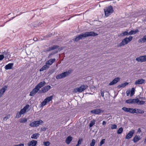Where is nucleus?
I'll return each instance as SVG.
<instances>
[{"mask_svg": "<svg viewBox=\"0 0 146 146\" xmlns=\"http://www.w3.org/2000/svg\"><path fill=\"white\" fill-rule=\"evenodd\" d=\"M98 34L93 31L87 32L84 33H82L79 35L72 39L75 42H77L80 40L82 39L83 38L88 36H97Z\"/></svg>", "mask_w": 146, "mask_h": 146, "instance_id": "1", "label": "nucleus"}, {"mask_svg": "<svg viewBox=\"0 0 146 146\" xmlns=\"http://www.w3.org/2000/svg\"><path fill=\"white\" fill-rule=\"evenodd\" d=\"M133 39L132 36H130L129 37H126L123 39L122 41L117 46L118 47L123 46L125 44H127L128 43L131 41Z\"/></svg>", "mask_w": 146, "mask_h": 146, "instance_id": "2", "label": "nucleus"}, {"mask_svg": "<svg viewBox=\"0 0 146 146\" xmlns=\"http://www.w3.org/2000/svg\"><path fill=\"white\" fill-rule=\"evenodd\" d=\"M104 10L105 13V15L106 17H108L113 12V7L111 5L108 7H105Z\"/></svg>", "mask_w": 146, "mask_h": 146, "instance_id": "3", "label": "nucleus"}, {"mask_svg": "<svg viewBox=\"0 0 146 146\" xmlns=\"http://www.w3.org/2000/svg\"><path fill=\"white\" fill-rule=\"evenodd\" d=\"M88 87V86L87 85H81L79 87L77 88L74 89V91L75 92H78L79 93L82 92L85 90L87 89Z\"/></svg>", "mask_w": 146, "mask_h": 146, "instance_id": "4", "label": "nucleus"}, {"mask_svg": "<svg viewBox=\"0 0 146 146\" xmlns=\"http://www.w3.org/2000/svg\"><path fill=\"white\" fill-rule=\"evenodd\" d=\"M104 111L100 109H96L91 110L90 112L92 114L99 115L101 113L104 112Z\"/></svg>", "mask_w": 146, "mask_h": 146, "instance_id": "5", "label": "nucleus"}, {"mask_svg": "<svg viewBox=\"0 0 146 146\" xmlns=\"http://www.w3.org/2000/svg\"><path fill=\"white\" fill-rule=\"evenodd\" d=\"M122 110L126 112H129L130 113H133L135 112V110L131 108H127L123 107L122 108Z\"/></svg>", "mask_w": 146, "mask_h": 146, "instance_id": "6", "label": "nucleus"}, {"mask_svg": "<svg viewBox=\"0 0 146 146\" xmlns=\"http://www.w3.org/2000/svg\"><path fill=\"white\" fill-rule=\"evenodd\" d=\"M59 47V46L57 45H53L52 46H50L46 49V52H49L52 50L58 49Z\"/></svg>", "mask_w": 146, "mask_h": 146, "instance_id": "7", "label": "nucleus"}, {"mask_svg": "<svg viewBox=\"0 0 146 146\" xmlns=\"http://www.w3.org/2000/svg\"><path fill=\"white\" fill-rule=\"evenodd\" d=\"M138 99H129L126 100L125 102L127 104H135L136 102H138Z\"/></svg>", "mask_w": 146, "mask_h": 146, "instance_id": "8", "label": "nucleus"}, {"mask_svg": "<svg viewBox=\"0 0 146 146\" xmlns=\"http://www.w3.org/2000/svg\"><path fill=\"white\" fill-rule=\"evenodd\" d=\"M136 60L138 62H146V55L140 56L139 57L136 58Z\"/></svg>", "mask_w": 146, "mask_h": 146, "instance_id": "9", "label": "nucleus"}, {"mask_svg": "<svg viewBox=\"0 0 146 146\" xmlns=\"http://www.w3.org/2000/svg\"><path fill=\"white\" fill-rule=\"evenodd\" d=\"M135 131L133 129H132L129 131V133L125 136V139H129L131 138L133 136L135 133Z\"/></svg>", "mask_w": 146, "mask_h": 146, "instance_id": "10", "label": "nucleus"}, {"mask_svg": "<svg viewBox=\"0 0 146 146\" xmlns=\"http://www.w3.org/2000/svg\"><path fill=\"white\" fill-rule=\"evenodd\" d=\"M8 87V86L7 85H5L0 90V98L2 96L4 92L7 90Z\"/></svg>", "mask_w": 146, "mask_h": 146, "instance_id": "11", "label": "nucleus"}, {"mask_svg": "<svg viewBox=\"0 0 146 146\" xmlns=\"http://www.w3.org/2000/svg\"><path fill=\"white\" fill-rule=\"evenodd\" d=\"M120 80V78L119 77L115 78L109 84L110 86L113 85L116 83L118 82Z\"/></svg>", "mask_w": 146, "mask_h": 146, "instance_id": "12", "label": "nucleus"}, {"mask_svg": "<svg viewBox=\"0 0 146 146\" xmlns=\"http://www.w3.org/2000/svg\"><path fill=\"white\" fill-rule=\"evenodd\" d=\"M40 125V122L38 121H35L31 123L29 125L31 127H37Z\"/></svg>", "mask_w": 146, "mask_h": 146, "instance_id": "13", "label": "nucleus"}, {"mask_svg": "<svg viewBox=\"0 0 146 146\" xmlns=\"http://www.w3.org/2000/svg\"><path fill=\"white\" fill-rule=\"evenodd\" d=\"M39 90L36 87L33 89L32 91L30 92L29 96H34L37 93Z\"/></svg>", "mask_w": 146, "mask_h": 146, "instance_id": "14", "label": "nucleus"}, {"mask_svg": "<svg viewBox=\"0 0 146 146\" xmlns=\"http://www.w3.org/2000/svg\"><path fill=\"white\" fill-rule=\"evenodd\" d=\"M37 143V141L35 140H33L30 141L27 143L28 146H36Z\"/></svg>", "mask_w": 146, "mask_h": 146, "instance_id": "15", "label": "nucleus"}, {"mask_svg": "<svg viewBox=\"0 0 146 146\" xmlns=\"http://www.w3.org/2000/svg\"><path fill=\"white\" fill-rule=\"evenodd\" d=\"M46 84L45 81H42L40 82L35 87L38 88L39 90L41 87L43 86Z\"/></svg>", "mask_w": 146, "mask_h": 146, "instance_id": "16", "label": "nucleus"}, {"mask_svg": "<svg viewBox=\"0 0 146 146\" xmlns=\"http://www.w3.org/2000/svg\"><path fill=\"white\" fill-rule=\"evenodd\" d=\"M145 80L144 79H139L136 80L135 82V85L142 84L144 83Z\"/></svg>", "mask_w": 146, "mask_h": 146, "instance_id": "17", "label": "nucleus"}, {"mask_svg": "<svg viewBox=\"0 0 146 146\" xmlns=\"http://www.w3.org/2000/svg\"><path fill=\"white\" fill-rule=\"evenodd\" d=\"M13 64H14L13 63H9L5 66V68L6 70L11 69H12Z\"/></svg>", "mask_w": 146, "mask_h": 146, "instance_id": "18", "label": "nucleus"}, {"mask_svg": "<svg viewBox=\"0 0 146 146\" xmlns=\"http://www.w3.org/2000/svg\"><path fill=\"white\" fill-rule=\"evenodd\" d=\"M56 61L55 58L50 59L48 61H47L46 62V64L49 65V66L51 65L53 63Z\"/></svg>", "mask_w": 146, "mask_h": 146, "instance_id": "19", "label": "nucleus"}, {"mask_svg": "<svg viewBox=\"0 0 146 146\" xmlns=\"http://www.w3.org/2000/svg\"><path fill=\"white\" fill-rule=\"evenodd\" d=\"M146 42V35L144 36L143 38H140L138 40L139 43H144Z\"/></svg>", "mask_w": 146, "mask_h": 146, "instance_id": "20", "label": "nucleus"}, {"mask_svg": "<svg viewBox=\"0 0 146 146\" xmlns=\"http://www.w3.org/2000/svg\"><path fill=\"white\" fill-rule=\"evenodd\" d=\"M51 88V86L49 85H47L43 87L42 88V91H44V92L45 93L48 91Z\"/></svg>", "mask_w": 146, "mask_h": 146, "instance_id": "21", "label": "nucleus"}, {"mask_svg": "<svg viewBox=\"0 0 146 146\" xmlns=\"http://www.w3.org/2000/svg\"><path fill=\"white\" fill-rule=\"evenodd\" d=\"M48 64H46L44 65L40 69L39 71L40 72L46 70L49 68V66L47 65Z\"/></svg>", "mask_w": 146, "mask_h": 146, "instance_id": "22", "label": "nucleus"}, {"mask_svg": "<svg viewBox=\"0 0 146 146\" xmlns=\"http://www.w3.org/2000/svg\"><path fill=\"white\" fill-rule=\"evenodd\" d=\"M141 139L140 137V136H138L137 135H136L133 138V142L135 143L139 141Z\"/></svg>", "mask_w": 146, "mask_h": 146, "instance_id": "23", "label": "nucleus"}, {"mask_svg": "<svg viewBox=\"0 0 146 146\" xmlns=\"http://www.w3.org/2000/svg\"><path fill=\"white\" fill-rule=\"evenodd\" d=\"M72 139V137L70 136H69L66 138V142L67 144H69L70 143Z\"/></svg>", "mask_w": 146, "mask_h": 146, "instance_id": "24", "label": "nucleus"}, {"mask_svg": "<svg viewBox=\"0 0 146 146\" xmlns=\"http://www.w3.org/2000/svg\"><path fill=\"white\" fill-rule=\"evenodd\" d=\"M133 110H135V112L133 113H140V114H143L144 113V111L142 110L141 109H137V110L135 109H134Z\"/></svg>", "mask_w": 146, "mask_h": 146, "instance_id": "25", "label": "nucleus"}, {"mask_svg": "<svg viewBox=\"0 0 146 146\" xmlns=\"http://www.w3.org/2000/svg\"><path fill=\"white\" fill-rule=\"evenodd\" d=\"M128 83L127 82H125L124 83H122L120 85H119L117 86V88L118 89H119L121 87L124 88L128 84Z\"/></svg>", "mask_w": 146, "mask_h": 146, "instance_id": "26", "label": "nucleus"}, {"mask_svg": "<svg viewBox=\"0 0 146 146\" xmlns=\"http://www.w3.org/2000/svg\"><path fill=\"white\" fill-rule=\"evenodd\" d=\"M127 35H129V33L128 32V31H126L124 32H123L121 33H120L118 36H121V37H123L124 36H125Z\"/></svg>", "mask_w": 146, "mask_h": 146, "instance_id": "27", "label": "nucleus"}, {"mask_svg": "<svg viewBox=\"0 0 146 146\" xmlns=\"http://www.w3.org/2000/svg\"><path fill=\"white\" fill-rule=\"evenodd\" d=\"M139 31V30L137 29H136L135 30H131L129 33V35H134L136 34Z\"/></svg>", "mask_w": 146, "mask_h": 146, "instance_id": "28", "label": "nucleus"}, {"mask_svg": "<svg viewBox=\"0 0 146 146\" xmlns=\"http://www.w3.org/2000/svg\"><path fill=\"white\" fill-rule=\"evenodd\" d=\"M53 98V96H51L46 97L44 100L46 101V103L50 102L52 100Z\"/></svg>", "mask_w": 146, "mask_h": 146, "instance_id": "29", "label": "nucleus"}, {"mask_svg": "<svg viewBox=\"0 0 146 146\" xmlns=\"http://www.w3.org/2000/svg\"><path fill=\"white\" fill-rule=\"evenodd\" d=\"M40 135V134L38 133H35L32 135L31 136V138L32 139H37Z\"/></svg>", "mask_w": 146, "mask_h": 146, "instance_id": "30", "label": "nucleus"}, {"mask_svg": "<svg viewBox=\"0 0 146 146\" xmlns=\"http://www.w3.org/2000/svg\"><path fill=\"white\" fill-rule=\"evenodd\" d=\"M58 52V51L57 50H55L54 51L52 52L51 53H50L48 55V58H49L51 55H53L54 54L57 53Z\"/></svg>", "mask_w": 146, "mask_h": 146, "instance_id": "31", "label": "nucleus"}, {"mask_svg": "<svg viewBox=\"0 0 146 146\" xmlns=\"http://www.w3.org/2000/svg\"><path fill=\"white\" fill-rule=\"evenodd\" d=\"M138 102H136V104H137L139 105H141L144 104L145 102V101H142V100H140L138 99Z\"/></svg>", "mask_w": 146, "mask_h": 146, "instance_id": "32", "label": "nucleus"}, {"mask_svg": "<svg viewBox=\"0 0 146 146\" xmlns=\"http://www.w3.org/2000/svg\"><path fill=\"white\" fill-rule=\"evenodd\" d=\"M123 131V129L122 127H121L117 130V133L119 134H121Z\"/></svg>", "mask_w": 146, "mask_h": 146, "instance_id": "33", "label": "nucleus"}, {"mask_svg": "<svg viewBox=\"0 0 146 146\" xmlns=\"http://www.w3.org/2000/svg\"><path fill=\"white\" fill-rule=\"evenodd\" d=\"M95 120L93 119V120L91 121H90V123L89 124V127H92L93 126V125L95 124Z\"/></svg>", "mask_w": 146, "mask_h": 146, "instance_id": "34", "label": "nucleus"}, {"mask_svg": "<svg viewBox=\"0 0 146 146\" xmlns=\"http://www.w3.org/2000/svg\"><path fill=\"white\" fill-rule=\"evenodd\" d=\"M62 78H64L68 76L67 72H65L61 74Z\"/></svg>", "mask_w": 146, "mask_h": 146, "instance_id": "35", "label": "nucleus"}, {"mask_svg": "<svg viewBox=\"0 0 146 146\" xmlns=\"http://www.w3.org/2000/svg\"><path fill=\"white\" fill-rule=\"evenodd\" d=\"M135 93V89L134 88H131L130 93V96H132Z\"/></svg>", "mask_w": 146, "mask_h": 146, "instance_id": "36", "label": "nucleus"}, {"mask_svg": "<svg viewBox=\"0 0 146 146\" xmlns=\"http://www.w3.org/2000/svg\"><path fill=\"white\" fill-rule=\"evenodd\" d=\"M27 121V119L26 118H23L21 119L20 120V122L21 123H25Z\"/></svg>", "mask_w": 146, "mask_h": 146, "instance_id": "37", "label": "nucleus"}, {"mask_svg": "<svg viewBox=\"0 0 146 146\" xmlns=\"http://www.w3.org/2000/svg\"><path fill=\"white\" fill-rule=\"evenodd\" d=\"M2 53V55H3L4 56H5L4 58H5L6 59L8 58L7 52H6V51H4V52H3Z\"/></svg>", "mask_w": 146, "mask_h": 146, "instance_id": "38", "label": "nucleus"}, {"mask_svg": "<svg viewBox=\"0 0 146 146\" xmlns=\"http://www.w3.org/2000/svg\"><path fill=\"white\" fill-rule=\"evenodd\" d=\"M46 102L44 100L43 101H42V102L40 104V107H42L45 106L46 104Z\"/></svg>", "mask_w": 146, "mask_h": 146, "instance_id": "39", "label": "nucleus"}, {"mask_svg": "<svg viewBox=\"0 0 146 146\" xmlns=\"http://www.w3.org/2000/svg\"><path fill=\"white\" fill-rule=\"evenodd\" d=\"M105 139H102L100 142L99 145L101 146L103 145L105 143Z\"/></svg>", "mask_w": 146, "mask_h": 146, "instance_id": "40", "label": "nucleus"}, {"mask_svg": "<svg viewBox=\"0 0 146 146\" xmlns=\"http://www.w3.org/2000/svg\"><path fill=\"white\" fill-rule=\"evenodd\" d=\"M50 143L49 141H44L43 142V145L45 146H48Z\"/></svg>", "mask_w": 146, "mask_h": 146, "instance_id": "41", "label": "nucleus"}, {"mask_svg": "<svg viewBox=\"0 0 146 146\" xmlns=\"http://www.w3.org/2000/svg\"><path fill=\"white\" fill-rule=\"evenodd\" d=\"M95 142V140L94 139H92L91 142L90 143V146H94Z\"/></svg>", "mask_w": 146, "mask_h": 146, "instance_id": "42", "label": "nucleus"}, {"mask_svg": "<svg viewBox=\"0 0 146 146\" xmlns=\"http://www.w3.org/2000/svg\"><path fill=\"white\" fill-rule=\"evenodd\" d=\"M21 115V113L19 112H18L16 115V117L17 118H19L20 117Z\"/></svg>", "mask_w": 146, "mask_h": 146, "instance_id": "43", "label": "nucleus"}, {"mask_svg": "<svg viewBox=\"0 0 146 146\" xmlns=\"http://www.w3.org/2000/svg\"><path fill=\"white\" fill-rule=\"evenodd\" d=\"M26 112V111L23 108L21 109L20 111L21 114H24Z\"/></svg>", "mask_w": 146, "mask_h": 146, "instance_id": "44", "label": "nucleus"}, {"mask_svg": "<svg viewBox=\"0 0 146 146\" xmlns=\"http://www.w3.org/2000/svg\"><path fill=\"white\" fill-rule=\"evenodd\" d=\"M10 117V115L8 114L6 115L5 117L3 118V120H7V119L9 118Z\"/></svg>", "mask_w": 146, "mask_h": 146, "instance_id": "45", "label": "nucleus"}, {"mask_svg": "<svg viewBox=\"0 0 146 146\" xmlns=\"http://www.w3.org/2000/svg\"><path fill=\"white\" fill-rule=\"evenodd\" d=\"M117 128V125L116 124H112L111 126V128L112 129H115Z\"/></svg>", "mask_w": 146, "mask_h": 146, "instance_id": "46", "label": "nucleus"}, {"mask_svg": "<svg viewBox=\"0 0 146 146\" xmlns=\"http://www.w3.org/2000/svg\"><path fill=\"white\" fill-rule=\"evenodd\" d=\"M56 79H59L62 78L61 75L60 74H58L56 76Z\"/></svg>", "mask_w": 146, "mask_h": 146, "instance_id": "47", "label": "nucleus"}, {"mask_svg": "<svg viewBox=\"0 0 146 146\" xmlns=\"http://www.w3.org/2000/svg\"><path fill=\"white\" fill-rule=\"evenodd\" d=\"M29 107V104H27L25 106L24 108L23 109L26 111L27 110L28 108Z\"/></svg>", "mask_w": 146, "mask_h": 146, "instance_id": "48", "label": "nucleus"}, {"mask_svg": "<svg viewBox=\"0 0 146 146\" xmlns=\"http://www.w3.org/2000/svg\"><path fill=\"white\" fill-rule=\"evenodd\" d=\"M47 129V128H45V127H42L40 129L41 131H46V129Z\"/></svg>", "mask_w": 146, "mask_h": 146, "instance_id": "49", "label": "nucleus"}, {"mask_svg": "<svg viewBox=\"0 0 146 146\" xmlns=\"http://www.w3.org/2000/svg\"><path fill=\"white\" fill-rule=\"evenodd\" d=\"M52 35V33H50L48 34L46 36V37L47 38H49Z\"/></svg>", "mask_w": 146, "mask_h": 146, "instance_id": "50", "label": "nucleus"}, {"mask_svg": "<svg viewBox=\"0 0 146 146\" xmlns=\"http://www.w3.org/2000/svg\"><path fill=\"white\" fill-rule=\"evenodd\" d=\"M5 58V56H4L3 55H0V61L2 60Z\"/></svg>", "mask_w": 146, "mask_h": 146, "instance_id": "51", "label": "nucleus"}, {"mask_svg": "<svg viewBox=\"0 0 146 146\" xmlns=\"http://www.w3.org/2000/svg\"><path fill=\"white\" fill-rule=\"evenodd\" d=\"M54 70H49L48 71V73L49 74H52L54 72Z\"/></svg>", "mask_w": 146, "mask_h": 146, "instance_id": "52", "label": "nucleus"}, {"mask_svg": "<svg viewBox=\"0 0 146 146\" xmlns=\"http://www.w3.org/2000/svg\"><path fill=\"white\" fill-rule=\"evenodd\" d=\"M66 72H67V73L68 76L69 74H70L72 73V70H69L68 71Z\"/></svg>", "mask_w": 146, "mask_h": 146, "instance_id": "53", "label": "nucleus"}, {"mask_svg": "<svg viewBox=\"0 0 146 146\" xmlns=\"http://www.w3.org/2000/svg\"><path fill=\"white\" fill-rule=\"evenodd\" d=\"M38 91H39V92H38V93H39V94H40V93L42 94L43 93H44V91L43 92L42 91V88L41 90H39Z\"/></svg>", "mask_w": 146, "mask_h": 146, "instance_id": "54", "label": "nucleus"}, {"mask_svg": "<svg viewBox=\"0 0 146 146\" xmlns=\"http://www.w3.org/2000/svg\"><path fill=\"white\" fill-rule=\"evenodd\" d=\"M100 93L101 96L102 97H103L104 96V92H102V90L100 91Z\"/></svg>", "mask_w": 146, "mask_h": 146, "instance_id": "55", "label": "nucleus"}, {"mask_svg": "<svg viewBox=\"0 0 146 146\" xmlns=\"http://www.w3.org/2000/svg\"><path fill=\"white\" fill-rule=\"evenodd\" d=\"M14 146H24V144L23 143H21L18 145H15Z\"/></svg>", "mask_w": 146, "mask_h": 146, "instance_id": "56", "label": "nucleus"}, {"mask_svg": "<svg viewBox=\"0 0 146 146\" xmlns=\"http://www.w3.org/2000/svg\"><path fill=\"white\" fill-rule=\"evenodd\" d=\"M82 139H81V140H79L78 141V143H78V144H79V145L80 144H81V143H82Z\"/></svg>", "mask_w": 146, "mask_h": 146, "instance_id": "57", "label": "nucleus"}, {"mask_svg": "<svg viewBox=\"0 0 146 146\" xmlns=\"http://www.w3.org/2000/svg\"><path fill=\"white\" fill-rule=\"evenodd\" d=\"M139 98L140 99H141V100H146V98L145 97H140L139 96Z\"/></svg>", "mask_w": 146, "mask_h": 146, "instance_id": "58", "label": "nucleus"}, {"mask_svg": "<svg viewBox=\"0 0 146 146\" xmlns=\"http://www.w3.org/2000/svg\"><path fill=\"white\" fill-rule=\"evenodd\" d=\"M141 128H139L138 129L137 133H140V132H141Z\"/></svg>", "mask_w": 146, "mask_h": 146, "instance_id": "59", "label": "nucleus"}, {"mask_svg": "<svg viewBox=\"0 0 146 146\" xmlns=\"http://www.w3.org/2000/svg\"><path fill=\"white\" fill-rule=\"evenodd\" d=\"M126 94L127 96H128L130 94V91L127 90L126 91Z\"/></svg>", "mask_w": 146, "mask_h": 146, "instance_id": "60", "label": "nucleus"}, {"mask_svg": "<svg viewBox=\"0 0 146 146\" xmlns=\"http://www.w3.org/2000/svg\"><path fill=\"white\" fill-rule=\"evenodd\" d=\"M15 17H12V18H10V19H9V20L8 21H7L5 23H7V22H8L9 21H10V20H12L13 19H14V18Z\"/></svg>", "mask_w": 146, "mask_h": 146, "instance_id": "61", "label": "nucleus"}, {"mask_svg": "<svg viewBox=\"0 0 146 146\" xmlns=\"http://www.w3.org/2000/svg\"><path fill=\"white\" fill-rule=\"evenodd\" d=\"M38 121L40 122V124H41L43 123V122L41 119L39 120Z\"/></svg>", "mask_w": 146, "mask_h": 146, "instance_id": "62", "label": "nucleus"}, {"mask_svg": "<svg viewBox=\"0 0 146 146\" xmlns=\"http://www.w3.org/2000/svg\"><path fill=\"white\" fill-rule=\"evenodd\" d=\"M102 125H105L106 124V122L105 121H103L102 122Z\"/></svg>", "mask_w": 146, "mask_h": 146, "instance_id": "63", "label": "nucleus"}, {"mask_svg": "<svg viewBox=\"0 0 146 146\" xmlns=\"http://www.w3.org/2000/svg\"><path fill=\"white\" fill-rule=\"evenodd\" d=\"M144 142L145 144H146V138L144 140Z\"/></svg>", "mask_w": 146, "mask_h": 146, "instance_id": "64", "label": "nucleus"}]
</instances>
